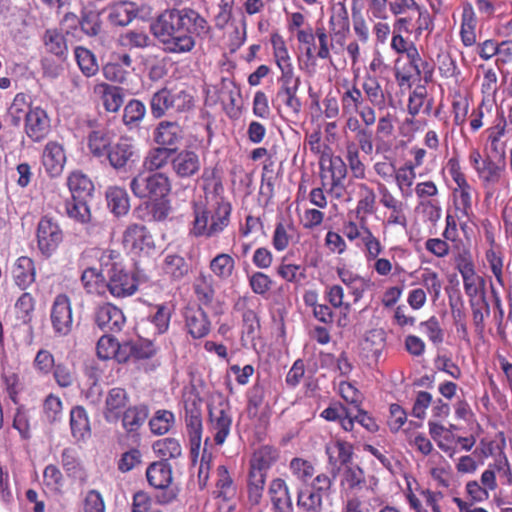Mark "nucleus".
Masks as SVG:
<instances>
[{
    "instance_id": "nucleus-52",
    "label": "nucleus",
    "mask_w": 512,
    "mask_h": 512,
    "mask_svg": "<svg viewBox=\"0 0 512 512\" xmlns=\"http://www.w3.org/2000/svg\"><path fill=\"white\" fill-rule=\"evenodd\" d=\"M162 99L166 109H174L175 111L183 112L194 107V97L183 90L174 94L162 89Z\"/></svg>"
},
{
    "instance_id": "nucleus-40",
    "label": "nucleus",
    "mask_w": 512,
    "mask_h": 512,
    "mask_svg": "<svg viewBox=\"0 0 512 512\" xmlns=\"http://www.w3.org/2000/svg\"><path fill=\"white\" fill-rule=\"evenodd\" d=\"M81 284L87 294L103 296L107 291V280L105 279L102 270L94 267H87L83 270L81 277Z\"/></svg>"
},
{
    "instance_id": "nucleus-51",
    "label": "nucleus",
    "mask_w": 512,
    "mask_h": 512,
    "mask_svg": "<svg viewBox=\"0 0 512 512\" xmlns=\"http://www.w3.org/2000/svg\"><path fill=\"white\" fill-rule=\"evenodd\" d=\"M235 259L226 253H220L209 263V268L214 276L220 281H227L235 271Z\"/></svg>"
},
{
    "instance_id": "nucleus-34",
    "label": "nucleus",
    "mask_w": 512,
    "mask_h": 512,
    "mask_svg": "<svg viewBox=\"0 0 512 512\" xmlns=\"http://www.w3.org/2000/svg\"><path fill=\"white\" fill-rule=\"evenodd\" d=\"M367 481L365 472L359 465L346 466L343 470L340 487L342 493L347 495H357V491L366 487Z\"/></svg>"
},
{
    "instance_id": "nucleus-11",
    "label": "nucleus",
    "mask_w": 512,
    "mask_h": 512,
    "mask_svg": "<svg viewBox=\"0 0 512 512\" xmlns=\"http://www.w3.org/2000/svg\"><path fill=\"white\" fill-rule=\"evenodd\" d=\"M133 194L141 199H147L146 208L152 213L153 218H158L160 211V173L139 172L130 183Z\"/></svg>"
},
{
    "instance_id": "nucleus-53",
    "label": "nucleus",
    "mask_w": 512,
    "mask_h": 512,
    "mask_svg": "<svg viewBox=\"0 0 512 512\" xmlns=\"http://www.w3.org/2000/svg\"><path fill=\"white\" fill-rule=\"evenodd\" d=\"M96 89L101 93L103 105L108 112H117L120 109L123 104V88L101 83Z\"/></svg>"
},
{
    "instance_id": "nucleus-39",
    "label": "nucleus",
    "mask_w": 512,
    "mask_h": 512,
    "mask_svg": "<svg viewBox=\"0 0 512 512\" xmlns=\"http://www.w3.org/2000/svg\"><path fill=\"white\" fill-rule=\"evenodd\" d=\"M326 454L331 465L336 469L337 464L350 466L349 463L353 459L354 447L350 442L337 438L331 445L326 447Z\"/></svg>"
},
{
    "instance_id": "nucleus-31",
    "label": "nucleus",
    "mask_w": 512,
    "mask_h": 512,
    "mask_svg": "<svg viewBox=\"0 0 512 512\" xmlns=\"http://www.w3.org/2000/svg\"><path fill=\"white\" fill-rule=\"evenodd\" d=\"M135 154V148L128 138H120L117 143L111 145L105 157L109 164L116 170L125 168Z\"/></svg>"
},
{
    "instance_id": "nucleus-2",
    "label": "nucleus",
    "mask_w": 512,
    "mask_h": 512,
    "mask_svg": "<svg viewBox=\"0 0 512 512\" xmlns=\"http://www.w3.org/2000/svg\"><path fill=\"white\" fill-rule=\"evenodd\" d=\"M273 60L280 70L278 89L272 99L273 106L278 112L284 107L292 121H297L303 111V102L298 96L301 79L295 74V69L289 53L287 42L279 32L270 35Z\"/></svg>"
},
{
    "instance_id": "nucleus-22",
    "label": "nucleus",
    "mask_w": 512,
    "mask_h": 512,
    "mask_svg": "<svg viewBox=\"0 0 512 512\" xmlns=\"http://www.w3.org/2000/svg\"><path fill=\"white\" fill-rule=\"evenodd\" d=\"M67 161L63 144L57 141H49L42 152V164L50 177H58L62 174Z\"/></svg>"
},
{
    "instance_id": "nucleus-32",
    "label": "nucleus",
    "mask_w": 512,
    "mask_h": 512,
    "mask_svg": "<svg viewBox=\"0 0 512 512\" xmlns=\"http://www.w3.org/2000/svg\"><path fill=\"white\" fill-rule=\"evenodd\" d=\"M376 153H384L390 150L391 141L395 134L393 115L386 113L376 121Z\"/></svg>"
},
{
    "instance_id": "nucleus-5",
    "label": "nucleus",
    "mask_w": 512,
    "mask_h": 512,
    "mask_svg": "<svg viewBox=\"0 0 512 512\" xmlns=\"http://www.w3.org/2000/svg\"><path fill=\"white\" fill-rule=\"evenodd\" d=\"M119 253L115 250H105L101 257V266L111 267L108 270L107 291L115 298H126L134 295L138 289V279L135 273L126 269L118 261Z\"/></svg>"
},
{
    "instance_id": "nucleus-42",
    "label": "nucleus",
    "mask_w": 512,
    "mask_h": 512,
    "mask_svg": "<svg viewBox=\"0 0 512 512\" xmlns=\"http://www.w3.org/2000/svg\"><path fill=\"white\" fill-rule=\"evenodd\" d=\"M407 62L410 65V69L419 77L423 79L425 83H429L432 80L434 74V64L429 59L423 58L420 54L417 46H415L406 55Z\"/></svg>"
},
{
    "instance_id": "nucleus-28",
    "label": "nucleus",
    "mask_w": 512,
    "mask_h": 512,
    "mask_svg": "<svg viewBox=\"0 0 512 512\" xmlns=\"http://www.w3.org/2000/svg\"><path fill=\"white\" fill-rule=\"evenodd\" d=\"M450 100V113L452 116V124L459 127L460 135L465 136V125L468 121L469 112L471 111L472 99L467 93L460 90L454 91Z\"/></svg>"
},
{
    "instance_id": "nucleus-50",
    "label": "nucleus",
    "mask_w": 512,
    "mask_h": 512,
    "mask_svg": "<svg viewBox=\"0 0 512 512\" xmlns=\"http://www.w3.org/2000/svg\"><path fill=\"white\" fill-rule=\"evenodd\" d=\"M35 308V297L25 290L14 304L15 316L22 324L30 325L34 317Z\"/></svg>"
},
{
    "instance_id": "nucleus-38",
    "label": "nucleus",
    "mask_w": 512,
    "mask_h": 512,
    "mask_svg": "<svg viewBox=\"0 0 512 512\" xmlns=\"http://www.w3.org/2000/svg\"><path fill=\"white\" fill-rule=\"evenodd\" d=\"M363 122V127L354 137L356 147L360 150L364 155H373L376 152V133L373 129L377 121V115L374 118L367 117L366 119H361Z\"/></svg>"
},
{
    "instance_id": "nucleus-48",
    "label": "nucleus",
    "mask_w": 512,
    "mask_h": 512,
    "mask_svg": "<svg viewBox=\"0 0 512 512\" xmlns=\"http://www.w3.org/2000/svg\"><path fill=\"white\" fill-rule=\"evenodd\" d=\"M43 44L46 52L58 58H65L68 53V45L61 31L57 28L47 29L43 35Z\"/></svg>"
},
{
    "instance_id": "nucleus-44",
    "label": "nucleus",
    "mask_w": 512,
    "mask_h": 512,
    "mask_svg": "<svg viewBox=\"0 0 512 512\" xmlns=\"http://www.w3.org/2000/svg\"><path fill=\"white\" fill-rule=\"evenodd\" d=\"M507 122L503 114H501L495 123L485 130L487 142L491 151L495 155H503L505 153L506 143L502 138L506 135Z\"/></svg>"
},
{
    "instance_id": "nucleus-3",
    "label": "nucleus",
    "mask_w": 512,
    "mask_h": 512,
    "mask_svg": "<svg viewBox=\"0 0 512 512\" xmlns=\"http://www.w3.org/2000/svg\"><path fill=\"white\" fill-rule=\"evenodd\" d=\"M210 32V25L193 8L181 10H167L162 13V36L171 38L162 40L163 49L169 52H187L195 47V40L191 33L197 36H206Z\"/></svg>"
},
{
    "instance_id": "nucleus-18",
    "label": "nucleus",
    "mask_w": 512,
    "mask_h": 512,
    "mask_svg": "<svg viewBox=\"0 0 512 512\" xmlns=\"http://www.w3.org/2000/svg\"><path fill=\"white\" fill-rule=\"evenodd\" d=\"M474 195H477V191L468 180L456 183L451 190L452 206L458 220L469 221L475 216L473 212Z\"/></svg>"
},
{
    "instance_id": "nucleus-16",
    "label": "nucleus",
    "mask_w": 512,
    "mask_h": 512,
    "mask_svg": "<svg viewBox=\"0 0 512 512\" xmlns=\"http://www.w3.org/2000/svg\"><path fill=\"white\" fill-rule=\"evenodd\" d=\"M209 426L213 432L215 444L221 446L230 434L232 427L231 408L228 402L220 401L208 409Z\"/></svg>"
},
{
    "instance_id": "nucleus-29",
    "label": "nucleus",
    "mask_w": 512,
    "mask_h": 512,
    "mask_svg": "<svg viewBox=\"0 0 512 512\" xmlns=\"http://www.w3.org/2000/svg\"><path fill=\"white\" fill-rule=\"evenodd\" d=\"M361 89L366 102L375 111H382L387 107V96L379 79L371 74H365L362 79Z\"/></svg>"
},
{
    "instance_id": "nucleus-46",
    "label": "nucleus",
    "mask_w": 512,
    "mask_h": 512,
    "mask_svg": "<svg viewBox=\"0 0 512 512\" xmlns=\"http://www.w3.org/2000/svg\"><path fill=\"white\" fill-rule=\"evenodd\" d=\"M376 208V193L373 188L365 183L358 184V202H356V216L358 221L361 217L367 219V215L375 212Z\"/></svg>"
},
{
    "instance_id": "nucleus-20",
    "label": "nucleus",
    "mask_w": 512,
    "mask_h": 512,
    "mask_svg": "<svg viewBox=\"0 0 512 512\" xmlns=\"http://www.w3.org/2000/svg\"><path fill=\"white\" fill-rule=\"evenodd\" d=\"M252 306V298L247 295L240 296L234 304V309L242 314V338L249 341L258 337L261 328L258 313Z\"/></svg>"
},
{
    "instance_id": "nucleus-36",
    "label": "nucleus",
    "mask_w": 512,
    "mask_h": 512,
    "mask_svg": "<svg viewBox=\"0 0 512 512\" xmlns=\"http://www.w3.org/2000/svg\"><path fill=\"white\" fill-rule=\"evenodd\" d=\"M67 186L74 199H88L94 192V184L87 174L74 170L67 177Z\"/></svg>"
},
{
    "instance_id": "nucleus-56",
    "label": "nucleus",
    "mask_w": 512,
    "mask_h": 512,
    "mask_svg": "<svg viewBox=\"0 0 512 512\" xmlns=\"http://www.w3.org/2000/svg\"><path fill=\"white\" fill-rule=\"evenodd\" d=\"M360 150L355 142H347L345 160L355 179H365L366 166L360 158Z\"/></svg>"
},
{
    "instance_id": "nucleus-59",
    "label": "nucleus",
    "mask_w": 512,
    "mask_h": 512,
    "mask_svg": "<svg viewBox=\"0 0 512 512\" xmlns=\"http://www.w3.org/2000/svg\"><path fill=\"white\" fill-rule=\"evenodd\" d=\"M75 60L81 72L86 77L96 75L99 66L94 53L82 46H77L74 50Z\"/></svg>"
},
{
    "instance_id": "nucleus-24",
    "label": "nucleus",
    "mask_w": 512,
    "mask_h": 512,
    "mask_svg": "<svg viewBox=\"0 0 512 512\" xmlns=\"http://www.w3.org/2000/svg\"><path fill=\"white\" fill-rule=\"evenodd\" d=\"M129 396L124 388L110 389L105 398L103 417L108 423H116L128 408Z\"/></svg>"
},
{
    "instance_id": "nucleus-15",
    "label": "nucleus",
    "mask_w": 512,
    "mask_h": 512,
    "mask_svg": "<svg viewBox=\"0 0 512 512\" xmlns=\"http://www.w3.org/2000/svg\"><path fill=\"white\" fill-rule=\"evenodd\" d=\"M26 136L35 143L44 141L52 131V120L41 106L30 107L24 118Z\"/></svg>"
},
{
    "instance_id": "nucleus-58",
    "label": "nucleus",
    "mask_w": 512,
    "mask_h": 512,
    "mask_svg": "<svg viewBox=\"0 0 512 512\" xmlns=\"http://www.w3.org/2000/svg\"><path fill=\"white\" fill-rule=\"evenodd\" d=\"M159 317L160 307L157 308V311L152 317L141 319L136 326L138 338L154 343L157 336L160 334Z\"/></svg>"
},
{
    "instance_id": "nucleus-43",
    "label": "nucleus",
    "mask_w": 512,
    "mask_h": 512,
    "mask_svg": "<svg viewBox=\"0 0 512 512\" xmlns=\"http://www.w3.org/2000/svg\"><path fill=\"white\" fill-rule=\"evenodd\" d=\"M296 232L297 228L291 219L276 222L271 238L274 250L286 251Z\"/></svg>"
},
{
    "instance_id": "nucleus-64",
    "label": "nucleus",
    "mask_w": 512,
    "mask_h": 512,
    "mask_svg": "<svg viewBox=\"0 0 512 512\" xmlns=\"http://www.w3.org/2000/svg\"><path fill=\"white\" fill-rule=\"evenodd\" d=\"M148 417V410L145 406L128 407L122 414L123 427L129 431L137 430Z\"/></svg>"
},
{
    "instance_id": "nucleus-25",
    "label": "nucleus",
    "mask_w": 512,
    "mask_h": 512,
    "mask_svg": "<svg viewBox=\"0 0 512 512\" xmlns=\"http://www.w3.org/2000/svg\"><path fill=\"white\" fill-rule=\"evenodd\" d=\"M91 130L86 136L87 148L90 154L95 158L105 157L112 145V135L110 131L94 121H89Z\"/></svg>"
},
{
    "instance_id": "nucleus-49",
    "label": "nucleus",
    "mask_w": 512,
    "mask_h": 512,
    "mask_svg": "<svg viewBox=\"0 0 512 512\" xmlns=\"http://www.w3.org/2000/svg\"><path fill=\"white\" fill-rule=\"evenodd\" d=\"M472 309V323L476 334L482 335L485 331V319L490 315V305L486 300L484 292L478 298L469 300Z\"/></svg>"
},
{
    "instance_id": "nucleus-63",
    "label": "nucleus",
    "mask_w": 512,
    "mask_h": 512,
    "mask_svg": "<svg viewBox=\"0 0 512 512\" xmlns=\"http://www.w3.org/2000/svg\"><path fill=\"white\" fill-rule=\"evenodd\" d=\"M452 260L459 273L475 268V261L473 260L471 250L461 241L453 246Z\"/></svg>"
},
{
    "instance_id": "nucleus-21",
    "label": "nucleus",
    "mask_w": 512,
    "mask_h": 512,
    "mask_svg": "<svg viewBox=\"0 0 512 512\" xmlns=\"http://www.w3.org/2000/svg\"><path fill=\"white\" fill-rule=\"evenodd\" d=\"M125 322L123 311L111 303H104L95 311V323L105 332H119Z\"/></svg>"
},
{
    "instance_id": "nucleus-9",
    "label": "nucleus",
    "mask_w": 512,
    "mask_h": 512,
    "mask_svg": "<svg viewBox=\"0 0 512 512\" xmlns=\"http://www.w3.org/2000/svg\"><path fill=\"white\" fill-rule=\"evenodd\" d=\"M477 178L484 190L485 199L496 198L502 192L508 195L511 191V181L504 162H497L486 156V164L477 172Z\"/></svg>"
},
{
    "instance_id": "nucleus-19",
    "label": "nucleus",
    "mask_w": 512,
    "mask_h": 512,
    "mask_svg": "<svg viewBox=\"0 0 512 512\" xmlns=\"http://www.w3.org/2000/svg\"><path fill=\"white\" fill-rule=\"evenodd\" d=\"M433 27L432 17L427 10L396 16L393 23V28L406 32V35H414L416 39L422 36L424 31H432Z\"/></svg>"
},
{
    "instance_id": "nucleus-26",
    "label": "nucleus",
    "mask_w": 512,
    "mask_h": 512,
    "mask_svg": "<svg viewBox=\"0 0 512 512\" xmlns=\"http://www.w3.org/2000/svg\"><path fill=\"white\" fill-rule=\"evenodd\" d=\"M184 317L187 331L194 339H201L210 333V319L200 306L186 307Z\"/></svg>"
},
{
    "instance_id": "nucleus-1",
    "label": "nucleus",
    "mask_w": 512,
    "mask_h": 512,
    "mask_svg": "<svg viewBox=\"0 0 512 512\" xmlns=\"http://www.w3.org/2000/svg\"><path fill=\"white\" fill-rule=\"evenodd\" d=\"M341 231L350 242L356 243L361 248L368 266L380 277L391 275L393 270L395 272L403 270L396 258H406L409 255L407 248L401 245L392 246L389 249L391 258L381 257L384 246L381 239L368 226L365 217H361L358 222L352 219L344 220Z\"/></svg>"
},
{
    "instance_id": "nucleus-4",
    "label": "nucleus",
    "mask_w": 512,
    "mask_h": 512,
    "mask_svg": "<svg viewBox=\"0 0 512 512\" xmlns=\"http://www.w3.org/2000/svg\"><path fill=\"white\" fill-rule=\"evenodd\" d=\"M329 29L320 25L315 27L313 47H307L305 55L308 60H325L332 62L331 51L344 48L350 33V19L345 1H338L332 7L328 21Z\"/></svg>"
},
{
    "instance_id": "nucleus-27",
    "label": "nucleus",
    "mask_w": 512,
    "mask_h": 512,
    "mask_svg": "<svg viewBox=\"0 0 512 512\" xmlns=\"http://www.w3.org/2000/svg\"><path fill=\"white\" fill-rule=\"evenodd\" d=\"M477 22L478 20L473 4L469 1L463 2L460 17L459 38L461 44L466 48L473 47L477 43Z\"/></svg>"
},
{
    "instance_id": "nucleus-7",
    "label": "nucleus",
    "mask_w": 512,
    "mask_h": 512,
    "mask_svg": "<svg viewBox=\"0 0 512 512\" xmlns=\"http://www.w3.org/2000/svg\"><path fill=\"white\" fill-rule=\"evenodd\" d=\"M162 445V503H169L180 491L178 458L182 456V448L180 442L171 437L164 439Z\"/></svg>"
},
{
    "instance_id": "nucleus-30",
    "label": "nucleus",
    "mask_w": 512,
    "mask_h": 512,
    "mask_svg": "<svg viewBox=\"0 0 512 512\" xmlns=\"http://www.w3.org/2000/svg\"><path fill=\"white\" fill-rule=\"evenodd\" d=\"M12 279L20 290H27L36 280L34 260L28 256L18 257L12 267Z\"/></svg>"
},
{
    "instance_id": "nucleus-37",
    "label": "nucleus",
    "mask_w": 512,
    "mask_h": 512,
    "mask_svg": "<svg viewBox=\"0 0 512 512\" xmlns=\"http://www.w3.org/2000/svg\"><path fill=\"white\" fill-rule=\"evenodd\" d=\"M172 169L180 177L195 175L200 169L199 157L193 150H182L172 158Z\"/></svg>"
},
{
    "instance_id": "nucleus-57",
    "label": "nucleus",
    "mask_w": 512,
    "mask_h": 512,
    "mask_svg": "<svg viewBox=\"0 0 512 512\" xmlns=\"http://www.w3.org/2000/svg\"><path fill=\"white\" fill-rule=\"evenodd\" d=\"M182 138V130L178 124L162 121V151L176 152Z\"/></svg>"
},
{
    "instance_id": "nucleus-60",
    "label": "nucleus",
    "mask_w": 512,
    "mask_h": 512,
    "mask_svg": "<svg viewBox=\"0 0 512 512\" xmlns=\"http://www.w3.org/2000/svg\"><path fill=\"white\" fill-rule=\"evenodd\" d=\"M297 505L307 512H321L323 508V496L314 488L300 489L297 493Z\"/></svg>"
},
{
    "instance_id": "nucleus-14",
    "label": "nucleus",
    "mask_w": 512,
    "mask_h": 512,
    "mask_svg": "<svg viewBox=\"0 0 512 512\" xmlns=\"http://www.w3.org/2000/svg\"><path fill=\"white\" fill-rule=\"evenodd\" d=\"M50 321L55 335L67 336L73 328V311L69 296L57 294L50 309Z\"/></svg>"
},
{
    "instance_id": "nucleus-55",
    "label": "nucleus",
    "mask_w": 512,
    "mask_h": 512,
    "mask_svg": "<svg viewBox=\"0 0 512 512\" xmlns=\"http://www.w3.org/2000/svg\"><path fill=\"white\" fill-rule=\"evenodd\" d=\"M288 469L291 475L303 484L311 482L315 475L314 464L305 458L294 457L289 461Z\"/></svg>"
},
{
    "instance_id": "nucleus-12",
    "label": "nucleus",
    "mask_w": 512,
    "mask_h": 512,
    "mask_svg": "<svg viewBox=\"0 0 512 512\" xmlns=\"http://www.w3.org/2000/svg\"><path fill=\"white\" fill-rule=\"evenodd\" d=\"M380 193V205L388 210L383 221V227H401L406 230L408 227L407 206L405 202L395 196L384 184L378 187Z\"/></svg>"
},
{
    "instance_id": "nucleus-6",
    "label": "nucleus",
    "mask_w": 512,
    "mask_h": 512,
    "mask_svg": "<svg viewBox=\"0 0 512 512\" xmlns=\"http://www.w3.org/2000/svg\"><path fill=\"white\" fill-rule=\"evenodd\" d=\"M232 205L220 198L213 214L206 207L194 208L192 234L196 237L211 238L223 232L230 223Z\"/></svg>"
},
{
    "instance_id": "nucleus-33",
    "label": "nucleus",
    "mask_w": 512,
    "mask_h": 512,
    "mask_svg": "<svg viewBox=\"0 0 512 512\" xmlns=\"http://www.w3.org/2000/svg\"><path fill=\"white\" fill-rule=\"evenodd\" d=\"M328 171L331 176L329 192L335 198H340L345 192V179L348 173L346 162L340 156H331Z\"/></svg>"
},
{
    "instance_id": "nucleus-17",
    "label": "nucleus",
    "mask_w": 512,
    "mask_h": 512,
    "mask_svg": "<svg viewBox=\"0 0 512 512\" xmlns=\"http://www.w3.org/2000/svg\"><path fill=\"white\" fill-rule=\"evenodd\" d=\"M123 245L125 249L134 254L151 255L156 246L151 234L146 227L139 224L129 225L123 233Z\"/></svg>"
},
{
    "instance_id": "nucleus-45",
    "label": "nucleus",
    "mask_w": 512,
    "mask_h": 512,
    "mask_svg": "<svg viewBox=\"0 0 512 512\" xmlns=\"http://www.w3.org/2000/svg\"><path fill=\"white\" fill-rule=\"evenodd\" d=\"M107 204L111 212L117 216H124L130 210V201L124 188L113 186L106 191Z\"/></svg>"
},
{
    "instance_id": "nucleus-54",
    "label": "nucleus",
    "mask_w": 512,
    "mask_h": 512,
    "mask_svg": "<svg viewBox=\"0 0 512 512\" xmlns=\"http://www.w3.org/2000/svg\"><path fill=\"white\" fill-rule=\"evenodd\" d=\"M217 477V497L222 499L223 501L232 500L236 496L237 487L227 469V466H218Z\"/></svg>"
},
{
    "instance_id": "nucleus-41",
    "label": "nucleus",
    "mask_w": 512,
    "mask_h": 512,
    "mask_svg": "<svg viewBox=\"0 0 512 512\" xmlns=\"http://www.w3.org/2000/svg\"><path fill=\"white\" fill-rule=\"evenodd\" d=\"M70 428L72 436L77 440H85L91 435V424L86 409L81 405L72 407L70 411Z\"/></svg>"
},
{
    "instance_id": "nucleus-8",
    "label": "nucleus",
    "mask_w": 512,
    "mask_h": 512,
    "mask_svg": "<svg viewBox=\"0 0 512 512\" xmlns=\"http://www.w3.org/2000/svg\"><path fill=\"white\" fill-rule=\"evenodd\" d=\"M183 404L185 410V426L190 441L191 455L195 458L199 454L202 441V398L195 386L183 391Z\"/></svg>"
},
{
    "instance_id": "nucleus-47",
    "label": "nucleus",
    "mask_w": 512,
    "mask_h": 512,
    "mask_svg": "<svg viewBox=\"0 0 512 512\" xmlns=\"http://www.w3.org/2000/svg\"><path fill=\"white\" fill-rule=\"evenodd\" d=\"M267 475L248 468L247 498L250 504L258 505L264 496Z\"/></svg>"
},
{
    "instance_id": "nucleus-13",
    "label": "nucleus",
    "mask_w": 512,
    "mask_h": 512,
    "mask_svg": "<svg viewBox=\"0 0 512 512\" xmlns=\"http://www.w3.org/2000/svg\"><path fill=\"white\" fill-rule=\"evenodd\" d=\"M339 100L342 114H358L360 119L366 120L367 117L374 118L377 115L375 109L366 102L363 91L357 83L344 86Z\"/></svg>"
},
{
    "instance_id": "nucleus-35",
    "label": "nucleus",
    "mask_w": 512,
    "mask_h": 512,
    "mask_svg": "<svg viewBox=\"0 0 512 512\" xmlns=\"http://www.w3.org/2000/svg\"><path fill=\"white\" fill-rule=\"evenodd\" d=\"M279 459V451L273 446L264 445L253 452L249 460V468L267 475L268 471Z\"/></svg>"
},
{
    "instance_id": "nucleus-10",
    "label": "nucleus",
    "mask_w": 512,
    "mask_h": 512,
    "mask_svg": "<svg viewBox=\"0 0 512 512\" xmlns=\"http://www.w3.org/2000/svg\"><path fill=\"white\" fill-rule=\"evenodd\" d=\"M64 240V231L58 220L49 215H43L36 227V242L39 252L50 258Z\"/></svg>"
},
{
    "instance_id": "nucleus-61",
    "label": "nucleus",
    "mask_w": 512,
    "mask_h": 512,
    "mask_svg": "<svg viewBox=\"0 0 512 512\" xmlns=\"http://www.w3.org/2000/svg\"><path fill=\"white\" fill-rule=\"evenodd\" d=\"M65 212L67 216L79 223H88L91 218L90 208L87 199H74L71 197L65 201Z\"/></svg>"
},
{
    "instance_id": "nucleus-62",
    "label": "nucleus",
    "mask_w": 512,
    "mask_h": 512,
    "mask_svg": "<svg viewBox=\"0 0 512 512\" xmlns=\"http://www.w3.org/2000/svg\"><path fill=\"white\" fill-rule=\"evenodd\" d=\"M163 269L172 281H179L189 272V264L181 256L169 255L165 258Z\"/></svg>"
},
{
    "instance_id": "nucleus-23",
    "label": "nucleus",
    "mask_w": 512,
    "mask_h": 512,
    "mask_svg": "<svg viewBox=\"0 0 512 512\" xmlns=\"http://www.w3.org/2000/svg\"><path fill=\"white\" fill-rule=\"evenodd\" d=\"M267 496L273 512H293L292 498L286 480L272 479L267 487Z\"/></svg>"
}]
</instances>
